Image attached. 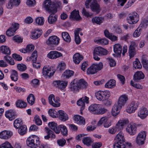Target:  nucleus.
I'll list each match as a JSON object with an SVG mask.
<instances>
[{
	"label": "nucleus",
	"instance_id": "53",
	"mask_svg": "<svg viewBox=\"0 0 148 148\" xmlns=\"http://www.w3.org/2000/svg\"><path fill=\"white\" fill-rule=\"evenodd\" d=\"M148 25V16L146 18H144L142 20L140 25V26L142 28H146Z\"/></svg>",
	"mask_w": 148,
	"mask_h": 148
},
{
	"label": "nucleus",
	"instance_id": "26",
	"mask_svg": "<svg viewBox=\"0 0 148 148\" xmlns=\"http://www.w3.org/2000/svg\"><path fill=\"white\" fill-rule=\"evenodd\" d=\"M73 119L75 122L79 125H84L85 123V119L82 116L76 115L74 116Z\"/></svg>",
	"mask_w": 148,
	"mask_h": 148
},
{
	"label": "nucleus",
	"instance_id": "46",
	"mask_svg": "<svg viewBox=\"0 0 148 148\" xmlns=\"http://www.w3.org/2000/svg\"><path fill=\"white\" fill-rule=\"evenodd\" d=\"M18 128V132L20 135H23L26 133L27 127L25 125H22Z\"/></svg>",
	"mask_w": 148,
	"mask_h": 148
},
{
	"label": "nucleus",
	"instance_id": "50",
	"mask_svg": "<svg viewBox=\"0 0 148 148\" xmlns=\"http://www.w3.org/2000/svg\"><path fill=\"white\" fill-rule=\"evenodd\" d=\"M4 58L5 60L10 65H14L15 62H14V60L10 56L7 55L4 57Z\"/></svg>",
	"mask_w": 148,
	"mask_h": 148
},
{
	"label": "nucleus",
	"instance_id": "20",
	"mask_svg": "<svg viewBox=\"0 0 148 148\" xmlns=\"http://www.w3.org/2000/svg\"><path fill=\"white\" fill-rule=\"evenodd\" d=\"M126 130V132L131 135H134L136 132V127L133 124H129Z\"/></svg>",
	"mask_w": 148,
	"mask_h": 148
},
{
	"label": "nucleus",
	"instance_id": "14",
	"mask_svg": "<svg viewBox=\"0 0 148 148\" xmlns=\"http://www.w3.org/2000/svg\"><path fill=\"white\" fill-rule=\"evenodd\" d=\"M139 105V103L135 101H132L128 105L127 108L126 109V112L129 113H131L134 112L136 110Z\"/></svg>",
	"mask_w": 148,
	"mask_h": 148
},
{
	"label": "nucleus",
	"instance_id": "64",
	"mask_svg": "<svg viewBox=\"0 0 148 148\" xmlns=\"http://www.w3.org/2000/svg\"><path fill=\"white\" fill-rule=\"evenodd\" d=\"M117 131H118L115 126L110 127L108 130L109 133L112 134H115Z\"/></svg>",
	"mask_w": 148,
	"mask_h": 148
},
{
	"label": "nucleus",
	"instance_id": "40",
	"mask_svg": "<svg viewBox=\"0 0 148 148\" xmlns=\"http://www.w3.org/2000/svg\"><path fill=\"white\" fill-rule=\"evenodd\" d=\"M34 49V46L33 45H28L25 49H21L20 51L21 52L24 53H29L33 50Z\"/></svg>",
	"mask_w": 148,
	"mask_h": 148
},
{
	"label": "nucleus",
	"instance_id": "39",
	"mask_svg": "<svg viewBox=\"0 0 148 148\" xmlns=\"http://www.w3.org/2000/svg\"><path fill=\"white\" fill-rule=\"evenodd\" d=\"M16 104L17 107L21 108H25L27 106L26 103L21 100H17L16 103Z\"/></svg>",
	"mask_w": 148,
	"mask_h": 148
},
{
	"label": "nucleus",
	"instance_id": "21",
	"mask_svg": "<svg viewBox=\"0 0 148 148\" xmlns=\"http://www.w3.org/2000/svg\"><path fill=\"white\" fill-rule=\"evenodd\" d=\"M148 115V110L144 107H142L138 113V115L141 119H145Z\"/></svg>",
	"mask_w": 148,
	"mask_h": 148
},
{
	"label": "nucleus",
	"instance_id": "22",
	"mask_svg": "<svg viewBox=\"0 0 148 148\" xmlns=\"http://www.w3.org/2000/svg\"><path fill=\"white\" fill-rule=\"evenodd\" d=\"M5 115L6 117L10 121H12L17 116L16 112L12 110H8L5 112Z\"/></svg>",
	"mask_w": 148,
	"mask_h": 148
},
{
	"label": "nucleus",
	"instance_id": "59",
	"mask_svg": "<svg viewBox=\"0 0 148 148\" xmlns=\"http://www.w3.org/2000/svg\"><path fill=\"white\" fill-rule=\"evenodd\" d=\"M17 68L20 71H25L27 69L26 66L23 64H18Z\"/></svg>",
	"mask_w": 148,
	"mask_h": 148
},
{
	"label": "nucleus",
	"instance_id": "56",
	"mask_svg": "<svg viewBox=\"0 0 148 148\" xmlns=\"http://www.w3.org/2000/svg\"><path fill=\"white\" fill-rule=\"evenodd\" d=\"M48 113L49 115L53 118H55L57 116V112L54 110L50 109L48 111Z\"/></svg>",
	"mask_w": 148,
	"mask_h": 148
},
{
	"label": "nucleus",
	"instance_id": "61",
	"mask_svg": "<svg viewBox=\"0 0 148 148\" xmlns=\"http://www.w3.org/2000/svg\"><path fill=\"white\" fill-rule=\"evenodd\" d=\"M26 4L29 7H32L36 4L35 0H27Z\"/></svg>",
	"mask_w": 148,
	"mask_h": 148
},
{
	"label": "nucleus",
	"instance_id": "28",
	"mask_svg": "<svg viewBox=\"0 0 148 148\" xmlns=\"http://www.w3.org/2000/svg\"><path fill=\"white\" fill-rule=\"evenodd\" d=\"M99 105L97 104H92L88 108L89 111L93 114H97Z\"/></svg>",
	"mask_w": 148,
	"mask_h": 148
},
{
	"label": "nucleus",
	"instance_id": "47",
	"mask_svg": "<svg viewBox=\"0 0 148 148\" xmlns=\"http://www.w3.org/2000/svg\"><path fill=\"white\" fill-rule=\"evenodd\" d=\"M62 35L64 40L67 42H69L71 41V38L69 34L66 32H63Z\"/></svg>",
	"mask_w": 148,
	"mask_h": 148
},
{
	"label": "nucleus",
	"instance_id": "7",
	"mask_svg": "<svg viewBox=\"0 0 148 148\" xmlns=\"http://www.w3.org/2000/svg\"><path fill=\"white\" fill-rule=\"evenodd\" d=\"M103 66L102 63L99 64H94L88 68L87 70V73L88 74H93L101 70Z\"/></svg>",
	"mask_w": 148,
	"mask_h": 148
},
{
	"label": "nucleus",
	"instance_id": "5",
	"mask_svg": "<svg viewBox=\"0 0 148 148\" xmlns=\"http://www.w3.org/2000/svg\"><path fill=\"white\" fill-rule=\"evenodd\" d=\"M26 144L27 146L31 148H36L40 143L39 138L35 135L29 137L27 139Z\"/></svg>",
	"mask_w": 148,
	"mask_h": 148
},
{
	"label": "nucleus",
	"instance_id": "44",
	"mask_svg": "<svg viewBox=\"0 0 148 148\" xmlns=\"http://www.w3.org/2000/svg\"><path fill=\"white\" fill-rule=\"evenodd\" d=\"M58 128L59 131H60L61 133L63 135H66L67 134L68 130L66 126L63 125H60L58 126Z\"/></svg>",
	"mask_w": 148,
	"mask_h": 148
},
{
	"label": "nucleus",
	"instance_id": "13",
	"mask_svg": "<svg viewBox=\"0 0 148 148\" xmlns=\"http://www.w3.org/2000/svg\"><path fill=\"white\" fill-rule=\"evenodd\" d=\"M56 71V70L53 67H44L42 69V73L43 75L47 77L52 76Z\"/></svg>",
	"mask_w": 148,
	"mask_h": 148
},
{
	"label": "nucleus",
	"instance_id": "6",
	"mask_svg": "<svg viewBox=\"0 0 148 148\" xmlns=\"http://www.w3.org/2000/svg\"><path fill=\"white\" fill-rule=\"evenodd\" d=\"M89 3H90V7L92 10L98 13L100 11V8L97 0H87L85 3L86 7V8H89Z\"/></svg>",
	"mask_w": 148,
	"mask_h": 148
},
{
	"label": "nucleus",
	"instance_id": "25",
	"mask_svg": "<svg viewBox=\"0 0 148 148\" xmlns=\"http://www.w3.org/2000/svg\"><path fill=\"white\" fill-rule=\"evenodd\" d=\"M70 18L73 20L77 21H79L82 19L80 16L79 11L74 10L71 13Z\"/></svg>",
	"mask_w": 148,
	"mask_h": 148
},
{
	"label": "nucleus",
	"instance_id": "32",
	"mask_svg": "<svg viewBox=\"0 0 148 148\" xmlns=\"http://www.w3.org/2000/svg\"><path fill=\"white\" fill-rule=\"evenodd\" d=\"M83 59V56L78 53H75L73 56V61L76 64H78Z\"/></svg>",
	"mask_w": 148,
	"mask_h": 148
},
{
	"label": "nucleus",
	"instance_id": "2",
	"mask_svg": "<svg viewBox=\"0 0 148 148\" xmlns=\"http://www.w3.org/2000/svg\"><path fill=\"white\" fill-rule=\"evenodd\" d=\"M45 4L46 10L48 12L51 13L48 18V22L50 24H53L57 20V16L55 14L57 12L56 9L54 7L53 5L51 4L49 1H46Z\"/></svg>",
	"mask_w": 148,
	"mask_h": 148
},
{
	"label": "nucleus",
	"instance_id": "62",
	"mask_svg": "<svg viewBox=\"0 0 148 148\" xmlns=\"http://www.w3.org/2000/svg\"><path fill=\"white\" fill-rule=\"evenodd\" d=\"M128 52L130 58L133 57L136 53L135 49L129 48Z\"/></svg>",
	"mask_w": 148,
	"mask_h": 148
},
{
	"label": "nucleus",
	"instance_id": "30",
	"mask_svg": "<svg viewBox=\"0 0 148 148\" xmlns=\"http://www.w3.org/2000/svg\"><path fill=\"white\" fill-rule=\"evenodd\" d=\"M41 30H35L31 34V38L34 39H36L40 37L42 34Z\"/></svg>",
	"mask_w": 148,
	"mask_h": 148
},
{
	"label": "nucleus",
	"instance_id": "58",
	"mask_svg": "<svg viewBox=\"0 0 148 148\" xmlns=\"http://www.w3.org/2000/svg\"><path fill=\"white\" fill-rule=\"evenodd\" d=\"M0 148H13L8 142H6L0 145Z\"/></svg>",
	"mask_w": 148,
	"mask_h": 148
},
{
	"label": "nucleus",
	"instance_id": "16",
	"mask_svg": "<svg viewBox=\"0 0 148 148\" xmlns=\"http://www.w3.org/2000/svg\"><path fill=\"white\" fill-rule=\"evenodd\" d=\"M19 24L15 23L12 25V27L6 31V34L8 36H13L15 31L18 28Z\"/></svg>",
	"mask_w": 148,
	"mask_h": 148
},
{
	"label": "nucleus",
	"instance_id": "63",
	"mask_svg": "<svg viewBox=\"0 0 148 148\" xmlns=\"http://www.w3.org/2000/svg\"><path fill=\"white\" fill-rule=\"evenodd\" d=\"M57 143L59 146H63L66 143V140L64 138L58 140L57 141Z\"/></svg>",
	"mask_w": 148,
	"mask_h": 148
},
{
	"label": "nucleus",
	"instance_id": "54",
	"mask_svg": "<svg viewBox=\"0 0 148 148\" xmlns=\"http://www.w3.org/2000/svg\"><path fill=\"white\" fill-rule=\"evenodd\" d=\"M133 66L135 69L141 68L142 65L138 58H136V60L133 62Z\"/></svg>",
	"mask_w": 148,
	"mask_h": 148
},
{
	"label": "nucleus",
	"instance_id": "9",
	"mask_svg": "<svg viewBox=\"0 0 148 148\" xmlns=\"http://www.w3.org/2000/svg\"><path fill=\"white\" fill-rule=\"evenodd\" d=\"M139 20V16L135 12H132L129 15L127 18V22L130 24H134Z\"/></svg>",
	"mask_w": 148,
	"mask_h": 148
},
{
	"label": "nucleus",
	"instance_id": "48",
	"mask_svg": "<svg viewBox=\"0 0 148 148\" xmlns=\"http://www.w3.org/2000/svg\"><path fill=\"white\" fill-rule=\"evenodd\" d=\"M95 42L97 43H99L102 45H105L108 43V41L106 38L101 39H95L94 40Z\"/></svg>",
	"mask_w": 148,
	"mask_h": 148
},
{
	"label": "nucleus",
	"instance_id": "55",
	"mask_svg": "<svg viewBox=\"0 0 148 148\" xmlns=\"http://www.w3.org/2000/svg\"><path fill=\"white\" fill-rule=\"evenodd\" d=\"M46 1H49L50 2L51 4V5H53L54 7V8H56V10H57V9L58 8H61L62 7L61 6V3L60 2H58L56 4H52L50 0H46L44 2V7L45 8V5H46Z\"/></svg>",
	"mask_w": 148,
	"mask_h": 148
},
{
	"label": "nucleus",
	"instance_id": "49",
	"mask_svg": "<svg viewBox=\"0 0 148 148\" xmlns=\"http://www.w3.org/2000/svg\"><path fill=\"white\" fill-rule=\"evenodd\" d=\"M23 123L21 119H15L14 123V127L16 129H18L22 126Z\"/></svg>",
	"mask_w": 148,
	"mask_h": 148
},
{
	"label": "nucleus",
	"instance_id": "41",
	"mask_svg": "<svg viewBox=\"0 0 148 148\" xmlns=\"http://www.w3.org/2000/svg\"><path fill=\"white\" fill-rule=\"evenodd\" d=\"M103 18L101 17H95L92 18V21L93 24L100 25L103 23Z\"/></svg>",
	"mask_w": 148,
	"mask_h": 148
},
{
	"label": "nucleus",
	"instance_id": "17",
	"mask_svg": "<svg viewBox=\"0 0 148 148\" xmlns=\"http://www.w3.org/2000/svg\"><path fill=\"white\" fill-rule=\"evenodd\" d=\"M62 56V53L56 51H51L47 54L48 58L51 59H56Z\"/></svg>",
	"mask_w": 148,
	"mask_h": 148
},
{
	"label": "nucleus",
	"instance_id": "15",
	"mask_svg": "<svg viewBox=\"0 0 148 148\" xmlns=\"http://www.w3.org/2000/svg\"><path fill=\"white\" fill-rule=\"evenodd\" d=\"M60 39L57 36H52L49 37L46 42V44L49 45H58Z\"/></svg>",
	"mask_w": 148,
	"mask_h": 148
},
{
	"label": "nucleus",
	"instance_id": "18",
	"mask_svg": "<svg viewBox=\"0 0 148 148\" xmlns=\"http://www.w3.org/2000/svg\"><path fill=\"white\" fill-rule=\"evenodd\" d=\"M129 122L127 119L120 120L116 124L115 127L118 131L123 129L124 126L127 125Z\"/></svg>",
	"mask_w": 148,
	"mask_h": 148
},
{
	"label": "nucleus",
	"instance_id": "36",
	"mask_svg": "<svg viewBox=\"0 0 148 148\" xmlns=\"http://www.w3.org/2000/svg\"><path fill=\"white\" fill-rule=\"evenodd\" d=\"M82 141L84 145L87 146H89L91 145L93 141L91 138L86 137L83 138Z\"/></svg>",
	"mask_w": 148,
	"mask_h": 148
},
{
	"label": "nucleus",
	"instance_id": "4",
	"mask_svg": "<svg viewBox=\"0 0 148 148\" xmlns=\"http://www.w3.org/2000/svg\"><path fill=\"white\" fill-rule=\"evenodd\" d=\"M116 142L114 145V148H126V145L129 147L131 146V144L128 142H125V138L124 134L120 132L116 136Z\"/></svg>",
	"mask_w": 148,
	"mask_h": 148
},
{
	"label": "nucleus",
	"instance_id": "42",
	"mask_svg": "<svg viewBox=\"0 0 148 148\" xmlns=\"http://www.w3.org/2000/svg\"><path fill=\"white\" fill-rule=\"evenodd\" d=\"M116 84V81L113 79H111L107 82L105 85V87L112 88L114 87Z\"/></svg>",
	"mask_w": 148,
	"mask_h": 148
},
{
	"label": "nucleus",
	"instance_id": "8",
	"mask_svg": "<svg viewBox=\"0 0 148 148\" xmlns=\"http://www.w3.org/2000/svg\"><path fill=\"white\" fill-rule=\"evenodd\" d=\"M110 92L108 90L99 91L95 93L96 98L99 101H104L107 99L110 96Z\"/></svg>",
	"mask_w": 148,
	"mask_h": 148
},
{
	"label": "nucleus",
	"instance_id": "37",
	"mask_svg": "<svg viewBox=\"0 0 148 148\" xmlns=\"http://www.w3.org/2000/svg\"><path fill=\"white\" fill-rule=\"evenodd\" d=\"M18 77L17 71L15 70H12L10 75V78L12 81L16 82L17 81Z\"/></svg>",
	"mask_w": 148,
	"mask_h": 148
},
{
	"label": "nucleus",
	"instance_id": "38",
	"mask_svg": "<svg viewBox=\"0 0 148 148\" xmlns=\"http://www.w3.org/2000/svg\"><path fill=\"white\" fill-rule=\"evenodd\" d=\"M144 75L141 71H137L134 75V79L135 80H140L143 79Z\"/></svg>",
	"mask_w": 148,
	"mask_h": 148
},
{
	"label": "nucleus",
	"instance_id": "12",
	"mask_svg": "<svg viewBox=\"0 0 148 148\" xmlns=\"http://www.w3.org/2000/svg\"><path fill=\"white\" fill-rule=\"evenodd\" d=\"M146 136V133L145 131H142L140 132L136 137V143L139 145L143 144Z\"/></svg>",
	"mask_w": 148,
	"mask_h": 148
},
{
	"label": "nucleus",
	"instance_id": "60",
	"mask_svg": "<svg viewBox=\"0 0 148 148\" xmlns=\"http://www.w3.org/2000/svg\"><path fill=\"white\" fill-rule=\"evenodd\" d=\"M142 29L139 27L133 33V36L135 37H137L140 36L141 33Z\"/></svg>",
	"mask_w": 148,
	"mask_h": 148
},
{
	"label": "nucleus",
	"instance_id": "10",
	"mask_svg": "<svg viewBox=\"0 0 148 148\" xmlns=\"http://www.w3.org/2000/svg\"><path fill=\"white\" fill-rule=\"evenodd\" d=\"M53 84L54 86L62 91H64L68 84V82L57 80L54 81Z\"/></svg>",
	"mask_w": 148,
	"mask_h": 148
},
{
	"label": "nucleus",
	"instance_id": "1",
	"mask_svg": "<svg viewBox=\"0 0 148 148\" xmlns=\"http://www.w3.org/2000/svg\"><path fill=\"white\" fill-rule=\"evenodd\" d=\"M87 86V82L84 79H76L71 82L69 88L71 91L76 93L81 89L85 88Z\"/></svg>",
	"mask_w": 148,
	"mask_h": 148
},
{
	"label": "nucleus",
	"instance_id": "24",
	"mask_svg": "<svg viewBox=\"0 0 148 148\" xmlns=\"http://www.w3.org/2000/svg\"><path fill=\"white\" fill-rule=\"evenodd\" d=\"M89 98L86 96L83 97L78 100L77 102V104L81 106V110L84 109L85 106V103H88V102Z\"/></svg>",
	"mask_w": 148,
	"mask_h": 148
},
{
	"label": "nucleus",
	"instance_id": "35",
	"mask_svg": "<svg viewBox=\"0 0 148 148\" xmlns=\"http://www.w3.org/2000/svg\"><path fill=\"white\" fill-rule=\"evenodd\" d=\"M45 129L47 130V135L44 137L45 139H48L50 138H56V136L52 131L49 130L47 127H45Z\"/></svg>",
	"mask_w": 148,
	"mask_h": 148
},
{
	"label": "nucleus",
	"instance_id": "3",
	"mask_svg": "<svg viewBox=\"0 0 148 148\" xmlns=\"http://www.w3.org/2000/svg\"><path fill=\"white\" fill-rule=\"evenodd\" d=\"M128 99L127 96L126 95H122L119 97L117 103H115L112 108V113L113 116H116L119 114L121 107Z\"/></svg>",
	"mask_w": 148,
	"mask_h": 148
},
{
	"label": "nucleus",
	"instance_id": "51",
	"mask_svg": "<svg viewBox=\"0 0 148 148\" xmlns=\"http://www.w3.org/2000/svg\"><path fill=\"white\" fill-rule=\"evenodd\" d=\"M74 72L72 71L67 70L66 71L63 73V75L66 78H69L73 76Z\"/></svg>",
	"mask_w": 148,
	"mask_h": 148
},
{
	"label": "nucleus",
	"instance_id": "33",
	"mask_svg": "<svg viewBox=\"0 0 148 148\" xmlns=\"http://www.w3.org/2000/svg\"><path fill=\"white\" fill-rule=\"evenodd\" d=\"M80 28H78L75 29L74 31L75 38L76 43L77 44H79L81 42V39L79 37V32L81 31Z\"/></svg>",
	"mask_w": 148,
	"mask_h": 148
},
{
	"label": "nucleus",
	"instance_id": "27",
	"mask_svg": "<svg viewBox=\"0 0 148 148\" xmlns=\"http://www.w3.org/2000/svg\"><path fill=\"white\" fill-rule=\"evenodd\" d=\"M20 2V0H10L7 7L8 9H11L13 6H17Z\"/></svg>",
	"mask_w": 148,
	"mask_h": 148
},
{
	"label": "nucleus",
	"instance_id": "23",
	"mask_svg": "<svg viewBox=\"0 0 148 148\" xmlns=\"http://www.w3.org/2000/svg\"><path fill=\"white\" fill-rule=\"evenodd\" d=\"M12 135V133L11 132L5 130L0 132V138L7 139L10 138Z\"/></svg>",
	"mask_w": 148,
	"mask_h": 148
},
{
	"label": "nucleus",
	"instance_id": "29",
	"mask_svg": "<svg viewBox=\"0 0 148 148\" xmlns=\"http://www.w3.org/2000/svg\"><path fill=\"white\" fill-rule=\"evenodd\" d=\"M49 126L52 130L56 134H59L60 133L58 126H57V124L54 122H52L48 123Z\"/></svg>",
	"mask_w": 148,
	"mask_h": 148
},
{
	"label": "nucleus",
	"instance_id": "19",
	"mask_svg": "<svg viewBox=\"0 0 148 148\" xmlns=\"http://www.w3.org/2000/svg\"><path fill=\"white\" fill-rule=\"evenodd\" d=\"M93 53L99 56L106 55L107 54V51L101 47H98L95 48Z\"/></svg>",
	"mask_w": 148,
	"mask_h": 148
},
{
	"label": "nucleus",
	"instance_id": "43",
	"mask_svg": "<svg viewBox=\"0 0 148 148\" xmlns=\"http://www.w3.org/2000/svg\"><path fill=\"white\" fill-rule=\"evenodd\" d=\"M0 50L3 53L5 54L10 55L11 51L9 48L6 46H2L0 47Z\"/></svg>",
	"mask_w": 148,
	"mask_h": 148
},
{
	"label": "nucleus",
	"instance_id": "34",
	"mask_svg": "<svg viewBox=\"0 0 148 148\" xmlns=\"http://www.w3.org/2000/svg\"><path fill=\"white\" fill-rule=\"evenodd\" d=\"M114 51L115 53L120 55L122 51V47L119 44H116L114 46Z\"/></svg>",
	"mask_w": 148,
	"mask_h": 148
},
{
	"label": "nucleus",
	"instance_id": "52",
	"mask_svg": "<svg viewBox=\"0 0 148 148\" xmlns=\"http://www.w3.org/2000/svg\"><path fill=\"white\" fill-rule=\"evenodd\" d=\"M107 110L100 105H99L97 114H102L106 113Z\"/></svg>",
	"mask_w": 148,
	"mask_h": 148
},
{
	"label": "nucleus",
	"instance_id": "45",
	"mask_svg": "<svg viewBox=\"0 0 148 148\" xmlns=\"http://www.w3.org/2000/svg\"><path fill=\"white\" fill-rule=\"evenodd\" d=\"M27 102L30 105H33L35 101V97L34 95L32 94H30L27 97Z\"/></svg>",
	"mask_w": 148,
	"mask_h": 148
},
{
	"label": "nucleus",
	"instance_id": "31",
	"mask_svg": "<svg viewBox=\"0 0 148 148\" xmlns=\"http://www.w3.org/2000/svg\"><path fill=\"white\" fill-rule=\"evenodd\" d=\"M58 113L59 117L61 120L65 121L68 119V117L67 114L64 111L60 110L58 111Z\"/></svg>",
	"mask_w": 148,
	"mask_h": 148
},
{
	"label": "nucleus",
	"instance_id": "57",
	"mask_svg": "<svg viewBox=\"0 0 148 148\" xmlns=\"http://www.w3.org/2000/svg\"><path fill=\"white\" fill-rule=\"evenodd\" d=\"M44 18L42 17H38L36 19L35 21L36 24L39 25H42L44 23Z\"/></svg>",
	"mask_w": 148,
	"mask_h": 148
},
{
	"label": "nucleus",
	"instance_id": "11",
	"mask_svg": "<svg viewBox=\"0 0 148 148\" xmlns=\"http://www.w3.org/2000/svg\"><path fill=\"white\" fill-rule=\"evenodd\" d=\"M48 100L49 104L55 107H58L60 106V103L58 102L59 101V98L58 97L55 98L53 94L49 96Z\"/></svg>",
	"mask_w": 148,
	"mask_h": 148
}]
</instances>
